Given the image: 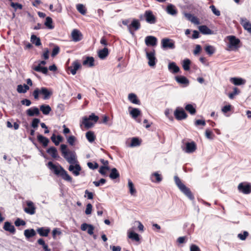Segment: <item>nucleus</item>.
<instances>
[{
    "instance_id": "3",
    "label": "nucleus",
    "mask_w": 251,
    "mask_h": 251,
    "mask_svg": "<svg viewBox=\"0 0 251 251\" xmlns=\"http://www.w3.org/2000/svg\"><path fill=\"white\" fill-rule=\"evenodd\" d=\"M175 183L179 189L182 192L185 196H186L189 199L193 200L194 199V197L191 192L189 188L187 187L181 181L180 178L175 176L174 177Z\"/></svg>"
},
{
    "instance_id": "54",
    "label": "nucleus",
    "mask_w": 251,
    "mask_h": 251,
    "mask_svg": "<svg viewBox=\"0 0 251 251\" xmlns=\"http://www.w3.org/2000/svg\"><path fill=\"white\" fill-rule=\"evenodd\" d=\"M109 169V166H100L99 173L102 176H105L106 175V171H108Z\"/></svg>"
},
{
    "instance_id": "23",
    "label": "nucleus",
    "mask_w": 251,
    "mask_h": 251,
    "mask_svg": "<svg viewBox=\"0 0 251 251\" xmlns=\"http://www.w3.org/2000/svg\"><path fill=\"white\" fill-rule=\"evenodd\" d=\"M83 65L89 67H93L94 64V58L91 56H87L83 61Z\"/></svg>"
},
{
    "instance_id": "25",
    "label": "nucleus",
    "mask_w": 251,
    "mask_h": 251,
    "mask_svg": "<svg viewBox=\"0 0 251 251\" xmlns=\"http://www.w3.org/2000/svg\"><path fill=\"white\" fill-rule=\"evenodd\" d=\"M47 152L53 158L56 159L59 157L57 149L54 147L49 148Z\"/></svg>"
},
{
    "instance_id": "4",
    "label": "nucleus",
    "mask_w": 251,
    "mask_h": 251,
    "mask_svg": "<svg viewBox=\"0 0 251 251\" xmlns=\"http://www.w3.org/2000/svg\"><path fill=\"white\" fill-rule=\"evenodd\" d=\"M226 39L228 40V50H237L240 47L241 41L239 39L236 38L235 36H227Z\"/></svg>"
},
{
    "instance_id": "53",
    "label": "nucleus",
    "mask_w": 251,
    "mask_h": 251,
    "mask_svg": "<svg viewBox=\"0 0 251 251\" xmlns=\"http://www.w3.org/2000/svg\"><path fill=\"white\" fill-rule=\"evenodd\" d=\"M10 6L14 9V10L16 11L18 9H22L23 8V5L19 3H15L14 2H11L10 3Z\"/></svg>"
},
{
    "instance_id": "31",
    "label": "nucleus",
    "mask_w": 251,
    "mask_h": 251,
    "mask_svg": "<svg viewBox=\"0 0 251 251\" xmlns=\"http://www.w3.org/2000/svg\"><path fill=\"white\" fill-rule=\"evenodd\" d=\"M33 69L37 72H40L44 75H47L48 73V69L46 67H43L42 66L37 65L33 67Z\"/></svg>"
},
{
    "instance_id": "27",
    "label": "nucleus",
    "mask_w": 251,
    "mask_h": 251,
    "mask_svg": "<svg viewBox=\"0 0 251 251\" xmlns=\"http://www.w3.org/2000/svg\"><path fill=\"white\" fill-rule=\"evenodd\" d=\"M38 141L42 144L43 146L46 147L48 146L49 143V140L48 138L44 137V136L39 134L37 136Z\"/></svg>"
},
{
    "instance_id": "64",
    "label": "nucleus",
    "mask_w": 251,
    "mask_h": 251,
    "mask_svg": "<svg viewBox=\"0 0 251 251\" xmlns=\"http://www.w3.org/2000/svg\"><path fill=\"white\" fill-rule=\"evenodd\" d=\"M205 136L208 139H212L213 138V134L212 132L208 129H207L205 130Z\"/></svg>"
},
{
    "instance_id": "28",
    "label": "nucleus",
    "mask_w": 251,
    "mask_h": 251,
    "mask_svg": "<svg viewBox=\"0 0 251 251\" xmlns=\"http://www.w3.org/2000/svg\"><path fill=\"white\" fill-rule=\"evenodd\" d=\"M230 81L235 85H244L246 83V80L240 77H232Z\"/></svg>"
},
{
    "instance_id": "29",
    "label": "nucleus",
    "mask_w": 251,
    "mask_h": 251,
    "mask_svg": "<svg viewBox=\"0 0 251 251\" xmlns=\"http://www.w3.org/2000/svg\"><path fill=\"white\" fill-rule=\"evenodd\" d=\"M176 81L179 84L187 86L189 84V80L184 76H177L176 77Z\"/></svg>"
},
{
    "instance_id": "44",
    "label": "nucleus",
    "mask_w": 251,
    "mask_h": 251,
    "mask_svg": "<svg viewBox=\"0 0 251 251\" xmlns=\"http://www.w3.org/2000/svg\"><path fill=\"white\" fill-rule=\"evenodd\" d=\"M185 110L189 112L191 115H194L196 113V108L191 104H188L185 107Z\"/></svg>"
},
{
    "instance_id": "34",
    "label": "nucleus",
    "mask_w": 251,
    "mask_h": 251,
    "mask_svg": "<svg viewBox=\"0 0 251 251\" xmlns=\"http://www.w3.org/2000/svg\"><path fill=\"white\" fill-rule=\"evenodd\" d=\"M128 98L129 100L132 103L140 104V100L138 99L136 95L133 93H130L128 95Z\"/></svg>"
},
{
    "instance_id": "22",
    "label": "nucleus",
    "mask_w": 251,
    "mask_h": 251,
    "mask_svg": "<svg viewBox=\"0 0 251 251\" xmlns=\"http://www.w3.org/2000/svg\"><path fill=\"white\" fill-rule=\"evenodd\" d=\"M167 12L172 16H175L177 13V10L176 6L172 4H169L166 8Z\"/></svg>"
},
{
    "instance_id": "48",
    "label": "nucleus",
    "mask_w": 251,
    "mask_h": 251,
    "mask_svg": "<svg viewBox=\"0 0 251 251\" xmlns=\"http://www.w3.org/2000/svg\"><path fill=\"white\" fill-rule=\"evenodd\" d=\"M141 113L140 110L136 108H132L130 111V114L134 119L136 118Z\"/></svg>"
},
{
    "instance_id": "52",
    "label": "nucleus",
    "mask_w": 251,
    "mask_h": 251,
    "mask_svg": "<svg viewBox=\"0 0 251 251\" xmlns=\"http://www.w3.org/2000/svg\"><path fill=\"white\" fill-rule=\"evenodd\" d=\"M128 237L136 241H139L140 239L139 235L134 232H129L128 234Z\"/></svg>"
},
{
    "instance_id": "18",
    "label": "nucleus",
    "mask_w": 251,
    "mask_h": 251,
    "mask_svg": "<svg viewBox=\"0 0 251 251\" xmlns=\"http://www.w3.org/2000/svg\"><path fill=\"white\" fill-rule=\"evenodd\" d=\"M3 228L4 230L14 234L16 232V229L14 226L9 222L6 221L4 223Z\"/></svg>"
},
{
    "instance_id": "51",
    "label": "nucleus",
    "mask_w": 251,
    "mask_h": 251,
    "mask_svg": "<svg viewBox=\"0 0 251 251\" xmlns=\"http://www.w3.org/2000/svg\"><path fill=\"white\" fill-rule=\"evenodd\" d=\"M76 9L77 11L82 15H85L86 13V9L82 4H78L76 5Z\"/></svg>"
},
{
    "instance_id": "20",
    "label": "nucleus",
    "mask_w": 251,
    "mask_h": 251,
    "mask_svg": "<svg viewBox=\"0 0 251 251\" xmlns=\"http://www.w3.org/2000/svg\"><path fill=\"white\" fill-rule=\"evenodd\" d=\"M81 65L79 62L76 60L73 62L72 66H71L69 69L70 70L71 74L75 75L76 73V71L80 68Z\"/></svg>"
},
{
    "instance_id": "50",
    "label": "nucleus",
    "mask_w": 251,
    "mask_h": 251,
    "mask_svg": "<svg viewBox=\"0 0 251 251\" xmlns=\"http://www.w3.org/2000/svg\"><path fill=\"white\" fill-rule=\"evenodd\" d=\"M191 61L189 59H185L183 61L182 67L185 71H188L190 69Z\"/></svg>"
},
{
    "instance_id": "6",
    "label": "nucleus",
    "mask_w": 251,
    "mask_h": 251,
    "mask_svg": "<svg viewBox=\"0 0 251 251\" xmlns=\"http://www.w3.org/2000/svg\"><path fill=\"white\" fill-rule=\"evenodd\" d=\"M25 205L24 207V211L29 215H34L36 213V206L33 202L28 200L25 202Z\"/></svg>"
},
{
    "instance_id": "40",
    "label": "nucleus",
    "mask_w": 251,
    "mask_h": 251,
    "mask_svg": "<svg viewBox=\"0 0 251 251\" xmlns=\"http://www.w3.org/2000/svg\"><path fill=\"white\" fill-rule=\"evenodd\" d=\"M82 123L87 128L91 127L94 125L87 117L83 118Z\"/></svg>"
},
{
    "instance_id": "12",
    "label": "nucleus",
    "mask_w": 251,
    "mask_h": 251,
    "mask_svg": "<svg viewBox=\"0 0 251 251\" xmlns=\"http://www.w3.org/2000/svg\"><path fill=\"white\" fill-rule=\"evenodd\" d=\"M196 144L194 141L187 142L185 144V147H182V150L188 153L194 152L196 150Z\"/></svg>"
},
{
    "instance_id": "38",
    "label": "nucleus",
    "mask_w": 251,
    "mask_h": 251,
    "mask_svg": "<svg viewBox=\"0 0 251 251\" xmlns=\"http://www.w3.org/2000/svg\"><path fill=\"white\" fill-rule=\"evenodd\" d=\"M128 186L129 190V193L132 196H136V190L134 188V184L130 179L128 180Z\"/></svg>"
},
{
    "instance_id": "11",
    "label": "nucleus",
    "mask_w": 251,
    "mask_h": 251,
    "mask_svg": "<svg viewBox=\"0 0 251 251\" xmlns=\"http://www.w3.org/2000/svg\"><path fill=\"white\" fill-rule=\"evenodd\" d=\"M146 57L148 60V65L152 67H154L157 62V59L155 56V50H153L151 51H146Z\"/></svg>"
},
{
    "instance_id": "24",
    "label": "nucleus",
    "mask_w": 251,
    "mask_h": 251,
    "mask_svg": "<svg viewBox=\"0 0 251 251\" xmlns=\"http://www.w3.org/2000/svg\"><path fill=\"white\" fill-rule=\"evenodd\" d=\"M151 180L153 182L159 183L162 181V177L161 175L157 172H155L151 176Z\"/></svg>"
},
{
    "instance_id": "59",
    "label": "nucleus",
    "mask_w": 251,
    "mask_h": 251,
    "mask_svg": "<svg viewBox=\"0 0 251 251\" xmlns=\"http://www.w3.org/2000/svg\"><path fill=\"white\" fill-rule=\"evenodd\" d=\"M239 91L237 88L235 87L233 89V92L232 93H229L228 95V97L230 99H233L234 98V96L238 94L239 93Z\"/></svg>"
},
{
    "instance_id": "47",
    "label": "nucleus",
    "mask_w": 251,
    "mask_h": 251,
    "mask_svg": "<svg viewBox=\"0 0 251 251\" xmlns=\"http://www.w3.org/2000/svg\"><path fill=\"white\" fill-rule=\"evenodd\" d=\"M60 176L66 181L72 182V178L65 170H63V172L61 173Z\"/></svg>"
},
{
    "instance_id": "37",
    "label": "nucleus",
    "mask_w": 251,
    "mask_h": 251,
    "mask_svg": "<svg viewBox=\"0 0 251 251\" xmlns=\"http://www.w3.org/2000/svg\"><path fill=\"white\" fill-rule=\"evenodd\" d=\"M24 235L26 238L29 239L36 235V232L33 229H27L24 231Z\"/></svg>"
},
{
    "instance_id": "8",
    "label": "nucleus",
    "mask_w": 251,
    "mask_h": 251,
    "mask_svg": "<svg viewBox=\"0 0 251 251\" xmlns=\"http://www.w3.org/2000/svg\"><path fill=\"white\" fill-rule=\"evenodd\" d=\"M140 27L141 24L139 21L136 19H133L131 24L128 25V31L132 36H134L135 31L139 29Z\"/></svg>"
},
{
    "instance_id": "57",
    "label": "nucleus",
    "mask_w": 251,
    "mask_h": 251,
    "mask_svg": "<svg viewBox=\"0 0 251 251\" xmlns=\"http://www.w3.org/2000/svg\"><path fill=\"white\" fill-rule=\"evenodd\" d=\"M40 122V119L38 118H34L33 119L32 123H31V126L34 128L36 129L37 127L38 126V124H39Z\"/></svg>"
},
{
    "instance_id": "36",
    "label": "nucleus",
    "mask_w": 251,
    "mask_h": 251,
    "mask_svg": "<svg viewBox=\"0 0 251 251\" xmlns=\"http://www.w3.org/2000/svg\"><path fill=\"white\" fill-rule=\"evenodd\" d=\"M108 55V50L106 48H104L102 50H100L98 52V56L101 59L105 58Z\"/></svg>"
},
{
    "instance_id": "9",
    "label": "nucleus",
    "mask_w": 251,
    "mask_h": 251,
    "mask_svg": "<svg viewBox=\"0 0 251 251\" xmlns=\"http://www.w3.org/2000/svg\"><path fill=\"white\" fill-rule=\"evenodd\" d=\"M161 47L164 50H173L175 48V42L171 39L167 38H163L161 40Z\"/></svg>"
},
{
    "instance_id": "2",
    "label": "nucleus",
    "mask_w": 251,
    "mask_h": 251,
    "mask_svg": "<svg viewBox=\"0 0 251 251\" xmlns=\"http://www.w3.org/2000/svg\"><path fill=\"white\" fill-rule=\"evenodd\" d=\"M52 91L46 87H42L40 88H36L33 92V96L34 99L38 100L39 95L43 96L44 100H49L52 95Z\"/></svg>"
},
{
    "instance_id": "62",
    "label": "nucleus",
    "mask_w": 251,
    "mask_h": 251,
    "mask_svg": "<svg viewBox=\"0 0 251 251\" xmlns=\"http://www.w3.org/2000/svg\"><path fill=\"white\" fill-rule=\"evenodd\" d=\"M75 141H76V138L74 136H73V135L69 136L67 138V142L71 146H73L74 145V143Z\"/></svg>"
},
{
    "instance_id": "5",
    "label": "nucleus",
    "mask_w": 251,
    "mask_h": 251,
    "mask_svg": "<svg viewBox=\"0 0 251 251\" xmlns=\"http://www.w3.org/2000/svg\"><path fill=\"white\" fill-rule=\"evenodd\" d=\"M143 17L147 23L150 24H154L156 23V17L153 14V12L150 10L145 11L144 15L140 16V19Z\"/></svg>"
},
{
    "instance_id": "17",
    "label": "nucleus",
    "mask_w": 251,
    "mask_h": 251,
    "mask_svg": "<svg viewBox=\"0 0 251 251\" xmlns=\"http://www.w3.org/2000/svg\"><path fill=\"white\" fill-rule=\"evenodd\" d=\"M145 43L148 46H155L157 45V39L153 36H148L145 38Z\"/></svg>"
},
{
    "instance_id": "32",
    "label": "nucleus",
    "mask_w": 251,
    "mask_h": 251,
    "mask_svg": "<svg viewBox=\"0 0 251 251\" xmlns=\"http://www.w3.org/2000/svg\"><path fill=\"white\" fill-rule=\"evenodd\" d=\"M40 110L44 115H47L51 111V108L49 105L43 104L40 105Z\"/></svg>"
},
{
    "instance_id": "43",
    "label": "nucleus",
    "mask_w": 251,
    "mask_h": 251,
    "mask_svg": "<svg viewBox=\"0 0 251 251\" xmlns=\"http://www.w3.org/2000/svg\"><path fill=\"white\" fill-rule=\"evenodd\" d=\"M51 140L56 146H57L62 141V137L61 135H57L56 137L55 134H53L51 137Z\"/></svg>"
},
{
    "instance_id": "35",
    "label": "nucleus",
    "mask_w": 251,
    "mask_h": 251,
    "mask_svg": "<svg viewBox=\"0 0 251 251\" xmlns=\"http://www.w3.org/2000/svg\"><path fill=\"white\" fill-rule=\"evenodd\" d=\"M29 89V86L26 84L18 85L17 86V91L19 93H25Z\"/></svg>"
},
{
    "instance_id": "21",
    "label": "nucleus",
    "mask_w": 251,
    "mask_h": 251,
    "mask_svg": "<svg viewBox=\"0 0 251 251\" xmlns=\"http://www.w3.org/2000/svg\"><path fill=\"white\" fill-rule=\"evenodd\" d=\"M26 114L30 117L38 116L40 114L39 109L35 106L32 107L26 111Z\"/></svg>"
},
{
    "instance_id": "56",
    "label": "nucleus",
    "mask_w": 251,
    "mask_h": 251,
    "mask_svg": "<svg viewBox=\"0 0 251 251\" xmlns=\"http://www.w3.org/2000/svg\"><path fill=\"white\" fill-rule=\"evenodd\" d=\"M209 7L212 11L213 13L216 16H219L221 15L220 11L217 9L214 5H210Z\"/></svg>"
},
{
    "instance_id": "46",
    "label": "nucleus",
    "mask_w": 251,
    "mask_h": 251,
    "mask_svg": "<svg viewBox=\"0 0 251 251\" xmlns=\"http://www.w3.org/2000/svg\"><path fill=\"white\" fill-rule=\"evenodd\" d=\"M45 25L48 28L50 29H52L54 28V26L52 25V20L50 17H47L46 18Z\"/></svg>"
},
{
    "instance_id": "19",
    "label": "nucleus",
    "mask_w": 251,
    "mask_h": 251,
    "mask_svg": "<svg viewBox=\"0 0 251 251\" xmlns=\"http://www.w3.org/2000/svg\"><path fill=\"white\" fill-rule=\"evenodd\" d=\"M80 228L82 231L87 230L89 235H93L94 233V227L92 225L83 223L81 225Z\"/></svg>"
},
{
    "instance_id": "45",
    "label": "nucleus",
    "mask_w": 251,
    "mask_h": 251,
    "mask_svg": "<svg viewBox=\"0 0 251 251\" xmlns=\"http://www.w3.org/2000/svg\"><path fill=\"white\" fill-rule=\"evenodd\" d=\"M141 141L137 137H133L131 139V143L129 145L130 147H135L140 146Z\"/></svg>"
},
{
    "instance_id": "61",
    "label": "nucleus",
    "mask_w": 251,
    "mask_h": 251,
    "mask_svg": "<svg viewBox=\"0 0 251 251\" xmlns=\"http://www.w3.org/2000/svg\"><path fill=\"white\" fill-rule=\"evenodd\" d=\"M106 182V180L104 178H101L99 181H95L93 182L94 184L98 187L100 185H103Z\"/></svg>"
},
{
    "instance_id": "30",
    "label": "nucleus",
    "mask_w": 251,
    "mask_h": 251,
    "mask_svg": "<svg viewBox=\"0 0 251 251\" xmlns=\"http://www.w3.org/2000/svg\"><path fill=\"white\" fill-rule=\"evenodd\" d=\"M199 29L201 32L203 34L209 35L213 33V31L206 25H201Z\"/></svg>"
},
{
    "instance_id": "7",
    "label": "nucleus",
    "mask_w": 251,
    "mask_h": 251,
    "mask_svg": "<svg viewBox=\"0 0 251 251\" xmlns=\"http://www.w3.org/2000/svg\"><path fill=\"white\" fill-rule=\"evenodd\" d=\"M47 166L54 174L58 176H60L61 173L64 170L59 164L57 163V165H55L51 161L48 163Z\"/></svg>"
},
{
    "instance_id": "16",
    "label": "nucleus",
    "mask_w": 251,
    "mask_h": 251,
    "mask_svg": "<svg viewBox=\"0 0 251 251\" xmlns=\"http://www.w3.org/2000/svg\"><path fill=\"white\" fill-rule=\"evenodd\" d=\"M240 22L244 29L251 33V23L246 18L244 17L240 18Z\"/></svg>"
},
{
    "instance_id": "26",
    "label": "nucleus",
    "mask_w": 251,
    "mask_h": 251,
    "mask_svg": "<svg viewBox=\"0 0 251 251\" xmlns=\"http://www.w3.org/2000/svg\"><path fill=\"white\" fill-rule=\"evenodd\" d=\"M37 232L41 236L47 237L50 232V229L49 227H40L37 229Z\"/></svg>"
},
{
    "instance_id": "10",
    "label": "nucleus",
    "mask_w": 251,
    "mask_h": 251,
    "mask_svg": "<svg viewBox=\"0 0 251 251\" xmlns=\"http://www.w3.org/2000/svg\"><path fill=\"white\" fill-rule=\"evenodd\" d=\"M238 191L244 194H249L251 193V184L248 182H243L238 186Z\"/></svg>"
},
{
    "instance_id": "49",
    "label": "nucleus",
    "mask_w": 251,
    "mask_h": 251,
    "mask_svg": "<svg viewBox=\"0 0 251 251\" xmlns=\"http://www.w3.org/2000/svg\"><path fill=\"white\" fill-rule=\"evenodd\" d=\"M205 50L208 54L211 55L215 52V49L211 45H207L205 47Z\"/></svg>"
},
{
    "instance_id": "63",
    "label": "nucleus",
    "mask_w": 251,
    "mask_h": 251,
    "mask_svg": "<svg viewBox=\"0 0 251 251\" xmlns=\"http://www.w3.org/2000/svg\"><path fill=\"white\" fill-rule=\"evenodd\" d=\"M59 47L58 46H55L52 50L51 56L54 57L56 55L59 53Z\"/></svg>"
},
{
    "instance_id": "41",
    "label": "nucleus",
    "mask_w": 251,
    "mask_h": 251,
    "mask_svg": "<svg viewBox=\"0 0 251 251\" xmlns=\"http://www.w3.org/2000/svg\"><path fill=\"white\" fill-rule=\"evenodd\" d=\"M30 41L32 44H35L36 46H39L41 45L40 39L35 35L31 36Z\"/></svg>"
},
{
    "instance_id": "60",
    "label": "nucleus",
    "mask_w": 251,
    "mask_h": 251,
    "mask_svg": "<svg viewBox=\"0 0 251 251\" xmlns=\"http://www.w3.org/2000/svg\"><path fill=\"white\" fill-rule=\"evenodd\" d=\"M87 166H88V167L90 169H92V170L96 169L99 167L98 164L96 162H95V163L88 162L87 163Z\"/></svg>"
},
{
    "instance_id": "14",
    "label": "nucleus",
    "mask_w": 251,
    "mask_h": 251,
    "mask_svg": "<svg viewBox=\"0 0 251 251\" xmlns=\"http://www.w3.org/2000/svg\"><path fill=\"white\" fill-rule=\"evenodd\" d=\"M71 37L72 41L75 42H77L82 39L83 35L79 30L74 29L72 31Z\"/></svg>"
},
{
    "instance_id": "15",
    "label": "nucleus",
    "mask_w": 251,
    "mask_h": 251,
    "mask_svg": "<svg viewBox=\"0 0 251 251\" xmlns=\"http://www.w3.org/2000/svg\"><path fill=\"white\" fill-rule=\"evenodd\" d=\"M75 165L71 164L69 167L68 170L71 172L75 176H77L80 174L81 171V167L78 163H75Z\"/></svg>"
},
{
    "instance_id": "39",
    "label": "nucleus",
    "mask_w": 251,
    "mask_h": 251,
    "mask_svg": "<svg viewBox=\"0 0 251 251\" xmlns=\"http://www.w3.org/2000/svg\"><path fill=\"white\" fill-rule=\"evenodd\" d=\"M86 137L90 143L93 142L96 139V136L93 131H89L86 133Z\"/></svg>"
},
{
    "instance_id": "13",
    "label": "nucleus",
    "mask_w": 251,
    "mask_h": 251,
    "mask_svg": "<svg viewBox=\"0 0 251 251\" xmlns=\"http://www.w3.org/2000/svg\"><path fill=\"white\" fill-rule=\"evenodd\" d=\"M174 116L177 120H182L187 118V115L182 108L177 107L174 112Z\"/></svg>"
},
{
    "instance_id": "1",
    "label": "nucleus",
    "mask_w": 251,
    "mask_h": 251,
    "mask_svg": "<svg viewBox=\"0 0 251 251\" xmlns=\"http://www.w3.org/2000/svg\"><path fill=\"white\" fill-rule=\"evenodd\" d=\"M60 150L62 156L70 164H74L77 162L75 152L67 149V145L62 144Z\"/></svg>"
},
{
    "instance_id": "42",
    "label": "nucleus",
    "mask_w": 251,
    "mask_h": 251,
    "mask_svg": "<svg viewBox=\"0 0 251 251\" xmlns=\"http://www.w3.org/2000/svg\"><path fill=\"white\" fill-rule=\"evenodd\" d=\"M120 176V174L116 168L111 169V173L109 175V177L112 179H116Z\"/></svg>"
},
{
    "instance_id": "55",
    "label": "nucleus",
    "mask_w": 251,
    "mask_h": 251,
    "mask_svg": "<svg viewBox=\"0 0 251 251\" xmlns=\"http://www.w3.org/2000/svg\"><path fill=\"white\" fill-rule=\"evenodd\" d=\"M248 236V232L244 231L243 233H239L237 237L241 240H245Z\"/></svg>"
},
{
    "instance_id": "33",
    "label": "nucleus",
    "mask_w": 251,
    "mask_h": 251,
    "mask_svg": "<svg viewBox=\"0 0 251 251\" xmlns=\"http://www.w3.org/2000/svg\"><path fill=\"white\" fill-rule=\"evenodd\" d=\"M169 70L173 74H176L179 71V67L176 65L175 62H171L168 65Z\"/></svg>"
},
{
    "instance_id": "58",
    "label": "nucleus",
    "mask_w": 251,
    "mask_h": 251,
    "mask_svg": "<svg viewBox=\"0 0 251 251\" xmlns=\"http://www.w3.org/2000/svg\"><path fill=\"white\" fill-rule=\"evenodd\" d=\"M25 222L24 220L17 218L15 221V225L16 226H25Z\"/></svg>"
}]
</instances>
